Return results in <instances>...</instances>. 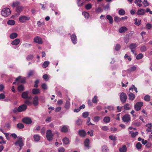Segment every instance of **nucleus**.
Returning a JSON list of instances; mask_svg holds the SVG:
<instances>
[{
	"label": "nucleus",
	"mask_w": 152,
	"mask_h": 152,
	"mask_svg": "<svg viewBox=\"0 0 152 152\" xmlns=\"http://www.w3.org/2000/svg\"><path fill=\"white\" fill-rule=\"evenodd\" d=\"M137 46V45L135 43H132L130 45L129 48L131 49H134L136 48Z\"/></svg>",
	"instance_id": "obj_29"
},
{
	"label": "nucleus",
	"mask_w": 152,
	"mask_h": 152,
	"mask_svg": "<svg viewBox=\"0 0 152 152\" xmlns=\"http://www.w3.org/2000/svg\"><path fill=\"white\" fill-rule=\"evenodd\" d=\"M43 78H44L46 81H48L49 79L48 75L46 74L43 75Z\"/></svg>",
	"instance_id": "obj_57"
},
{
	"label": "nucleus",
	"mask_w": 152,
	"mask_h": 152,
	"mask_svg": "<svg viewBox=\"0 0 152 152\" xmlns=\"http://www.w3.org/2000/svg\"><path fill=\"white\" fill-rule=\"evenodd\" d=\"M102 151V152H108L109 150L107 146L103 145L101 148Z\"/></svg>",
	"instance_id": "obj_19"
},
{
	"label": "nucleus",
	"mask_w": 152,
	"mask_h": 152,
	"mask_svg": "<svg viewBox=\"0 0 152 152\" xmlns=\"http://www.w3.org/2000/svg\"><path fill=\"white\" fill-rule=\"evenodd\" d=\"M33 56L32 55H28L26 58V59L28 60L29 61L30 60L32 59L33 58Z\"/></svg>",
	"instance_id": "obj_55"
},
{
	"label": "nucleus",
	"mask_w": 152,
	"mask_h": 152,
	"mask_svg": "<svg viewBox=\"0 0 152 152\" xmlns=\"http://www.w3.org/2000/svg\"><path fill=\"white\" fill-rule=\"evenodd\" d=\"M102 11V10L101 7H99L95 9V11L97 13L101 12Z\"/></svg>",
	"instance_id": "obj_51"
},
{
	"label": "nucleus",
	"mask_w": 152,
	"mask_h": 152,
	"mask_svg": "<svg viewBox=\"0 0 152 152\" xmlns=\"http://www.w3.org/2000/svg\"><path fill=\"white\" fill-rule=\"evenodd\" d=\"M143 54L142 53H140L138 54L136 56V59L137 60H139L141 59L143 57Z\"/></svg>",
	"instance_id": "obj_38"
},
{
	"label": "nucleus",
	"mask_w": 152,
	"mask_h": 152,
	"mask_svg": "<svg viewBox=\"0 0 152 152\" xmlns=\"http://www.w3.org/2000/svg\"><path fill=\"white\" fill-rule=\"evenodd\" d=\"M145 12L144 10L140 9L138 10L137 14L138 15H143L145 14Z\"/></svg>",
	"instance_id": "obj_15"
},
{
	"label": "nucleus",
	"mask_w": 152,
	"mask_h": 152,
	"mask_svg": "<svg viewBox=\"0 0 152 152\" xmlns=\"http://www.w3.org/2000/svg\"><path fill=\"white\" fill-rule=\"evenodd\" d=\"M68 131V128L66 126L64 125L63 126L61 129V131L62 132L66 133Z\"/></svg>",
	"instance_id": "obj_20"
},
{
	"label": "nucleus",
	"mask_w": 152,
	"mask_h": 152,
	"mask_svg": "<svg viewBox=\"0 0 152 152\" xmlns=\"http://www.w3.org/2000/svg\"><path fill=\"white\" fill-rule=\"evenodd\" d=\"M34 41L37 43L40 44L42 43V39L38 36L35 37L34 39Z\"/></svg>",
	"instance_id": "obj_11"
},
{
	"label": "nucleus",
	"mask_w": 152,
	"mask_h": 152,
	"mask_svg": "<svg viewBox=\"0 0 152 152\" xmlns=\"http://www.w3.org/2000/svg\"><path fill=\"white\" fill-rule=\"evenodd\" d=\"M15 145L16 146H19L20 147L19 150H21L22 147L24 145L22 138L21 137H18L17 140L15 142Z\"/></svg>",
	"instance_id": "obj_1"
},
{
	"label": "nucleus",
	"mask_w": 152,
	"mask_h": 152,
	"mask_svg": "<svg viewBox=\"0 0 152 152\" xmlns=\"http://www.w3.org/2000/svg\"><path fill=\"white\" fill-rule=\"evenodd\" d=\"M30 19V17L28 15L27 16H20L19 18V21L22 23H25L26 21Z\"/></svg>",
	"instance_id": "obj_4"
},
{
	"label": "nucleus",
	"mask_w": 152,
	"mask_h": 152,
	"mask_svg": "<svg viewBox=\"0 0 152 152\" xmlns=\"http://www.w3.org/2000/svg\"><path fill=\"white\" fill-rule=\"evenodd\" d=\"M28 91H24L21 94L22 97L25 99L28 98Z\"/></svg>",
	"instance_id": "obj_16"
},
{
	"label": "nucleus",
	"mask_w": 152,
	"mask_h": 152,
	"mask_svg": "<svg viewBox=\"0 0 152 152\" xmlns=\"http://www.w3.org/2000/svg\"><path fill=\"white\" fill-rule=\"evenodd\" d=\"M7 24L10 25H13L15 24V22L13 20H10L7 22Z\"/></svg>",
	"instance_id": "obj_36"
},
{
	"label": "nucleus",
	"mask_w": 152,
	"mask_h": 152,
	"mask_svg": "<svg viewBox=\"0 0 152 152\" xmlns=\"http://www.w3.org/2000/svg\"><path fill=\"white\" fill-rule=\"evenodd\" d=\"M107 18L109 20V22L110 24H112L113 22V20L112 17L110 15H107Z\"/></svg>",
	"instance_id": "obj_32"
},
{
	"label": "nucleus",
	"mask_w": 152,
	"mask_h": 152,
	"mask_svg": "<svg viewBox=\"0 0 152 152\" xmlns=\"http://www.w3.org/2000/svg\"><path fill=\"white\" fill-rule=\"evenodd\" d=\"M120 100L123 104L126 102L127 99V96L124 93H121L120 95Z\"/></svg>",
	"instance_id": "obj_6"
},
{
	"label": "nucleus",
	"mask_w": 152,
	"mask_h": 152,
	"mask_svg": "<svg viewBox=\"0 0 152 152\" xmlns=\"http://www.w3.org/2000/svg\"><path fill=\"white\" fill-rule=\"evenodd\" d=\"M62 141L63 143L65 145L68 144L69 143V139L66 137H64Z\"/></svg>",
	"instance_id": "obj_22"
},
{
	"label": "nucleus",
	"mask_w": 152,
	"mask_h": 152,
	"mask_svg": "<svg viewBox=\"0 0 152 152\" xmlns=\"http://www.w3.org/2000/svg\"><path fill=\"white\" fill-rule=\"evenodd\" d=\"M82 14L84 16L85 18L86 19L88 18L89 14L88 12H84L82 13Z\"/></svg>",
	"instance_id": "obj_40"
},
{
	"label": "nucleus",
	"mask_w": 152,
	"mask_h": 152,
	"mask_svg": "<svg viewBox=\"0 0 152 152\" xmlns=\"http://www.w3.org/2000/svg\"><path fill=\"white\" fill-rule=\"evenodd\" d=\"M18 90L19 92H22L24 90V87L23 85H19L18 87Z\"/></svg>",
	"instance_id": "obj_34"
},
{
	"label": "nucleus",
	"mask_w": 152,
	"mask_h": 152,
	"mask_svg": "<svg viewBox=\"0 0 152 152\" xmlns=\"http://www.w3.org/2000/svg\"><path fill=\"white\" fill-rule=\"evenodd\" d=\"M97 97L96 96H95L92 99V102L94 103H97Z\"/></svg>",
	"instance_id": "obj_60"
},
{
	"label": "nucleus",
	"mask_w": 152,
	"mask_h": 152,
	"mask_svg": "<svg viewBox=\"0 0 152 152\" xmlns=\"http://www.w3.org/2000/svg\"><path fill=\"white\" fill-rule=\"evenodd\" d=\"M53 136L54 134L50 130L48 129L47 131L46 137L48 141H50L53 139Z\"/></svg>",
	"instance_id": "obj_3"
},
{
	"label": "nucleus",
	"mask_w": 152,
	"mask_h": 152,
	"mask_svg": "<svg viewBox=\"0 0 152 152\" xmlns=\"http://www.w3.org/2000/svg\"><path fill=\"white\" fill-rule=\"evenodd\" d=\"M86 124L87 125H94V124L91 123L90 122V118L89 117H88L87 121L86 122Z\"/></svg>",
	"instance_id": "obj_61"
},
{
	"label": "nucleus",
	"mask_w": 152,
	"mask_h": 152,
	"mask_svg": "<svg viewBox=\"0 0 152 152\" xmlns=\"http://www.w3.org/2000/svg\"><path fill=\"white\" fill-rule=\"evenodd\" d=\"M31 46V44H28L27 43H25L23 45V47L25 48H29Z\"/></svg>",
	"instance_id": "obj_44"
},
{
	"label": "nucleus",
	"mask_w": 152,
	"mask_h": 152,
	"mask_svg": "<svg viewBox=\"0 0 152 152\" xmlns=\"http://www.w3.org/2000/svg\"><path fill=\"white\" fill-rule=\"evenodd\" d=\"M18 34L16 33H13L11 34L10 36V37L11 39H13L17 37Z\"/></svg>",
	"instance_id": "obj_27"
},
{
	"label": "nucleus",
	"mask_w": 152,
	"mask_h": 152,
	"mask_svg": "<svg viewBox=\"0 0 152 152\" xmlns=\"http://www.w3.org/2000/svg\"><path fill=\"white\" fill-rule=\"evenodd\" d=\"M27 106L25 104H23L19 106L18 108V112H21L25 111L27 109Z\"/></svg>",
	"instance_id": "obj_9"
},
{
	"label": "nucleus",
	"mask_w": 152,
	"mask_h": 152,
	"mask_svg": "<svg viewBox=\"0 0 152 152\" xmlns=\"http://www.w3.org/2000/svg\"><path fill=\"white\" fill-rule=\"evenodd\" d=\"M142 2V1H135L134 3L137 4V5L139 7H141L142 6L141 4L140 3Z\"/></svg>",
	"instance_id": "obj_48"
},
{
	"label": "nucleus",
	"mask_w": 152,
	"mask_h": 152,
	"mask_svg": "<svg viewBox=\"0 0 152 152\" xmlns=\"http://www.w3.org/2000/svg\"><path fill=\"white\" fill-rule=\"evenodd\" d=\"M129 133L131 134V137H135L136 135L138 134V132H134L133 131H131L129 132Z\"/></svg>",
	"instance_id": "obj_25"
},
{
	"label": "nucleus",
	"mask_w": 152,
	"mask_h": 152,
	"mask_svg": "<svg viewBox=\"0 0 152 152\" xmlns=\"http://www.w3.org/2000/svg\"><path fill=\"white\" fill-rule=\"evenodd\" d=\"M17 127L19 129H22L24 128V126L22 123H19L17 124Z\"/></svg>",
	"instance_id": "obj_33"
},
{
	"label": "nucleus",
	"mask_w": 152,
	"mask_h": 152,
	"mask_svg": "<svg viewBox=\"0 0 152 152\" xmlns=\"http://www.w3.org/2000/svg\"><path fill=\"white\" fill-rule=\"evenodd\" d=\"M89 140L88 138L86 139L84 141V145L85 146L89 148L90 147L89 146Z\"/></svg>",
	"instance_id": "obj_24"
},
{
	"label": "nucleus",
	"mask_w": 152,
	"mask_h": 152,
	"mask_svg": "<svg viewBox=\"0 0 152 152\" xmlns=\"http://www.w3.org/2000/svg\"><path fill=\"white\" fill-rule=\"evenodd\" d=\"M70 99H69L68 100L66 101L65 105V108L66 109H68L70 107Z\"/></svg>",
	"instance_id": "obj_23"
},
{
	"label": "nucleus",
	"mask_w": 152,
	"mask_h": 152,
	"mask_svg": "<svg viewBox=\"0 0 152 152\" xmlns=\"http://www.w3.org/2000/svg\"><path fill=\"white\" fill-rule=\"evenodd\" d=\"M82 123V120L80 119H78L76 121V124L77 125H80Z\"/></svg>",
	"instance_id": "obj_46"
},
{
	"label": "nucleus",
	"mask_w": 152,
	"mask_h": 152,
	"mask_svg": "<svg viewBox=\"0 0 152 152\" xmlns=\"http://www.w3.org/2000/svg\"><path fill=\"white\" fill-rule=\"evenodd\" d=\"M65 149L63 147H61L58 149V152H64L65 151Z\"/></svg>",
	"instance_id": "obj_64"
},
{
	"label": "nucleus",
	"mask_w": 152,
	"mask_h": 152,
	"mask_svg": "<svg viewBox=\"0 0 152 152\" xmlns=\"http://www.w3.org/2000/svg\"><path fill=\"white\" fill-rule=\"evenodd\" d=\"M152 27V25L149 23L147 24L146 25V27L148 29H151Z\"/></svg>",
	"instance_id": "obj_63"
},
{
	"label": "nucleus",
	"mask_w": 152,
	"mask_h": 152,
	"mask_svg": "<svg viewBox=\"0 0 152 152\" xmlns=\"http://www.w3.org/2000/svg\"><path fill=\"white\" fill-rule=\"evenodd\" d=\"M20 42V40L19 39H16L12 42L11 44L13 45H17Z\"/></svg>",
	"instance_id": "obj_17"
},
{
	"label": "nucleus",
	"mask_w": 152,
	"mask_h": 152,
	"mask_svg": "<svg viewBox=\"0 0 152 152\" xmlns=\"http://www.w3.org/2000/svg\"><path fill=\"white\" fill-rule=\"evenodd\" d=\"M128 30V28L125 26H122L118 30L119 32L122 33Z\"/></svg>",
	"instance_id": "obj_14"
},
{
	"label": "nucleus",
	"mask_w": 152,
	"mask_h": 152,
	"mask_svg": "<svg viewBox=\"0 0 152 152\" xmlns=\"http://www.w3.org/2000/svg\"><path fill=\"white\" fill-rule=\"evenodd\" d=\"M121 48L120 45L119 44H116L115 47V50L117 51H118L120 50Z\"/></svg>",
	"instance_id": "obj_53"
},
{
	"label": "nucleus",
	"mask_w": 152,
	"mask_h": 152,
	"mask_svg": "<svg viewBox=\"0 0 152 152\" xmlns=\"http://www.w3.org/2000/svg\"><path fill=\"white\" fill-rule=\"evenodd\" d=\"M78 134L79 135L82 137H84L86 135V132L83 130H79Z\"/></svg>",
	"instance_id": "obj_13"
},
{
	"label": "nucleus",
	"mask_w": 152,
	"mask_h": 152,
	"mask_svg": "<svg viewBox=\"0 0 152 152\" xmlns=\"http://www.w3.org/2000/svg\"><path fill=\"white\" fill-rule=\"evenodd\" d=\"M125 13V11L123 9H121L118 11V13L120 15H123Z\"/></svg>",
	"instance_id": "obj_41"
},
{
	"label": "nucleus",
	"mask_w": 152,
	"mask_h": 152,
	"mask_svg": "<svg viewBox=\"0 0 152 152\" xmlns=\"http://www.w3.org/2000/svg\"><path fill=\"white\" fill-rule=\"evenodd\" d=\"M137 18H135L134 19V24L137 26H139L140 24L141 20H138V23H137Z\"/></svg>",
	"instance_id": "obj_42"
},
{
	"label": "nucleus",
	"mask_w": 152,
	"mask_h": 152,
	"mask_svg": "<svg viewBox=\"0 0 152 152\" xmlns=\"http://www.w3.org/2000/svg\"><path fill=\"white\" fill-rule=\"evenodd\" d=\"M143 105V103L142 102H137L136 104L134 105V108L135 109L136 111H139L141 109V107Z\"/></svg>",
	"instance_id": "obj_8"
},
{
	"label": "nucleus",
	"mask_w": 152,
	"mask_h": 152,
	"mask_svg": "<svg viewBox=\"0 0 152 152\" xmlns=\"http://www.w3.org/2000/svg\"><path fill=\"white\" fill-rule=\"evenodd\" d=\"M34 140L36 142H38L40 140V136L37 134L35 135L34 136Z\"/></svg>",
	"instance_id": "obj_31"
},
{
	"label": "nucleus",
	"mask_w": 152,
	"mask_h": 152,
	"mask_svg": "<svg viewBox=\"0 0 152 152\" xmlns=\"http://www.w3.org/2000/svg\"><path fill=\"white\" fill-rule=\"evenodd\" d=\"M109 138L111 140H117V137L113 135H111L109 136Z\"/></svg>",
	"instance_id": "obj_50"
},
{
	"label": "nucleus",
	"mask_w": 152,
	"mask_h": 152,
	"mask_svg": "<svg viewBox=\"0 0 152 152\" xmlns=\"http://www.w3.org/2000/svg\"><path fill=\"white\" fill-rule=\"evenodd\" d=\"M22 121L23 123L27 124H30L32 123L31 118L28 117H26L23 118L22 119Z\"/></svg>",
	"instance_id": "obj_5"
},
{
	"label": "nucleus",
	"mask_w": 152,
	"mask_h": 152,
	"mask_svg": "<svg viewBox=\"0 0 152 152\" xmlns=\"http://www.w3.org/2000/svg\"><path fill=\"white\" fill-rule=\"evenodd\" d=\"M110 120V118L108 116H106L103 119L105 123H109Z\"/></svg>",
	"instance_id": "obj_30"
},
{
	"label": "nucleus",
	"mask_w": 152,
	"mask_h": 152,
	"mask_svg": "<svg viewBox=\"0 0 152 152\" xmlns=\"http://www.w3.org/2000/svg\"><path fill=\"white\" fill-rule=\"evenodd\" d=\"M129 98V100H133L135 97V95L133 93H130L128 95Z\"/></svg>",
	"instance_id": "obj_28"
},
{
	"label": "nucleus",
	"mask_w": 152,
	"mask_h": 152,
	"mask_svg": "<svg viewBox=\"0 0 152 152\" xmlns=\"http://www.w3.org/2000/svg\"><path fill=\"white\" fill-rule=\"evenodd\" d=\"M150 96L148 95H146L144 98V99L146 101H148L150 100Z\"/></svg>",
	"instance_id": "obj_59"
},
{
	"label": "nucleus",
	"mask_w": 152,
	"mask_h": 152,
	"mask_svg": "<svg viewBox=\"0 0 152 152\" xmlns=\"http://www.w3.org/2000/svg\"><path fill=\"white\" fill-rule=\"evenodd\" d=\"M133 124L136 127H138L141 125V123L140 122H135L133 123Z\"/></svg>",
	"instance_id": "obj_47"
},
{
	"label": "nucleus",
	"mask_w": 152,
	"mask_h": 152,
	"mask_svg": "<svg viewBox=\"0 0 152 152\" xmlns=\"http://www.w3.org/2000/svg\"><path fill=\"white\" fill-rule=\"evenodd\" d=\"M136 146L137 149L140 150L141 148L142 145L140 143L138 142L136 144Z\"/></svg>",
	"instance_id": "obj_39"
},
{
	"label": "nucleus",
	"mask_w": 152,
	"mask_h": 152,
	"mask_svg": "<svg viewBox=\"0 0 152 152\" xmlns=\"http://www.w3.org/2000/svg\"><path fill=\"white\" fill-rule=\"evenodd\" d=\"M38 97V96H36L34 97L33 99V104L34 106H37L39 104Z\"/></svg>",
	"instance_id": "obj_12"
},
{
	"label": "nucleus",
	"mask_w": 152,
	"mask_h": 152,
	"mask_svg": "<svg viewBox=\"0 0 152 152\" xmlns=\"http://www.w3.org/2000/svg\"><path fill=\"white\" fill-rule=\"evenodd\" d=\"M122 119L124 122L128 123L131 120V116L129 114H126L123 116Z\"/></svg>",
	"instance_id": "obj_7"
},
{
	"label": "nucleus",
	"mask_w": 152,
	"mask_h": 152,
	"mask_svg": "<svg viewBox=\"0 0 152 152\" xmlns=\"http://www.w3.org/2000/svg\"><path fill=\"white\" fill-rule=\"evenodd\" d=\"M32 94L34 95H37L40 93V90L38 88H34L32 90Z\"/></svg>",
	"instance_id": "obj_18"
},
{
	"label": "nucleus",
	"mask_w": 152,
	"mask_h": 152,
	"mask_svg": "<svg viewBox=\"0 0 152 152\" xmlns=\"http://www.w3.org/2000/svg\"><path fill=\"white\" fill-rule=\"evenodd\" d=\"M136 67L135 66H133L131 67L130 69H127L129 72H133L135 71L136 69Z\"/></svg>",
	"instance_id": "obj_43"
},
{
	"label": "nucleus",
	"mask_w": 152,
	"mask_h": 152,
	"mask_svg": "<svg viewBox=\"0 0 152 152\" xmlns=\"http://www.w3.org/2000/svg\"><path fill=\"white\" fill-rule=\"evenodd\" d=\"M129 104H125L124 106V108L125 110H130V108L129 107Z\"/></svg>",
	"instance_id": "obj_54"
},
{
	"label": "nucleus",
	"mask_w": 152,
	"mask_h": 152,
	"mask_svg": "<svg viewBox=\"0 0 152 152\" xmlns=\"http://www.w3.org/2000/svg\"><path fill=\"white\" fill-rule=\"evenodd\" d=\"M49 64V62L48 61H46L42 64V66L44 68H46L48 66Z\"/></svg>",
	"instance_id": "obj_37"
},
{
	"label": "nucleus",
	"mask_w": 152,
	"mask_h": 152,
	"mask_svg": "<svg viewBox=\"0 0 152 152\" xmlns=\"http://www.w3.org/2000/svg\"><path fill=\"white\" fill-rule=\"evenodd\" d=\"M10 14L11 11L10 9L8 8H3L1 11L2 15L4 17H8Z\"/></svg>",
	"instance_id": "obj_2"
},
{
	"label": "nucleus",
	"mask_w": 152,
	"mask_h": 152,
	"mask_svg": "<svg viewBox=\"0 0 152 152\" xmlns=\"http://www.w3.org/2000/svg\"><path fill=\"white\" fill-rule=\"evenodd\" d=\"M140 51L142 52H144L147 50V47L144 45L142 46L140 49Z\"/></svg>",
	"instance_id": "obj_35"
},
{
	"label": "nucleus",
	"mask_w": 152,
	"mask_h": 152,
	"mask_svg": "<svg viewBox=\"0 0 152 152\" xmlns=\"http://www.w3.org/2000/svg\"><path fill=\"white\" fill-rule=\"evenodd\" d=\"M83 1H77V4L79 7L82 6L84 3Z\"/></svg>",
	"instance_id": "obj_52"
},
{
	"label": "nucleus",
	"mask_w": 152,
	"mask_h": 152,
	"mask_svg": "<svg viewBox=\"0 0 152 152\" xmlns=\"http://www.w3.org/2000/svg\"><path fill=\"white\" fill-rule=\"evenodd\" d=\"M39 82V81L38 80H37L34 82V87L35 88H37L38 87V84Z\"/></svg>",
	"instance_id": "obj_62"
},
{
	"label": "nucleus",
	"mask_w": 152,
	"mask_h": 152,
	"mask_svg": "<svg viewBox=\"0 0 152 152\" xmlns=\"http://www.w3.org/2000/svg\"><path fill=\"white\" fill-rule=\"evenodd\" d=\"M126 147L125 145H123L121 148H120L119 149V151L120 152H126Z\"/></svg>",
	"instance_id": "obj_21"
},
{
	"label": "nucleus",
	"mask_w": 152,
	"mask_h": 152,
	"mask_svg": "<svg viewBox=\"0 0 152 152\" xmlns=\"http://www.w3.org/2000/svg\"><path fill=\"white\" fill-rule=\"evenodd\" d=\"M89 114V113L88 112H84L82 114L83 117L85 118H87Z\"/></svg>",
	"instance_id": "obj_56"
},
{
	"label": "nucleus",
	"mask_w": 152,
	"mask_h": 152,
	"mask_svg": "<svg viewBox=\"0 0 152 152\" xmlns=\"http://www.w3.org/2000/svg\"><path fill=\"white\" fill-rule=\"evenodd\" d=\"M23 7L20 6H17L16 9V12L18 13H20L23 11Z\"/></svg>",
	"instance_id": "obj_26"
},
{
	"label": "nucleus",
	"mask_w": 152,
	"mask_h": 152,
	"mask_svg": "<svg viewBox=\"0 0 152 152\" xmlns=\"http://www.w3.org/2000/svg\"><path fill=\"white\" fill-rule=\"evenodd\" d=\"M114 20L115 21L118 23L121 21L120 18L118 16H115L114 18Z\"/></svg>",
	"instance_id": "obj_58"
},
{
	"label": "nucleus",
	"mask_w": 152,
	"mask_h": 152,
	"mask_svg": "<svg viewBox=\"0 0 152 152\" xmlns=\"http://www.w3.org/2000/svg\"><path fill=\"white\" fill-rule=\"evenodd\" d=\"M92 5L91 4H88L86 5L85 7V8L87 10H90L92 7Z\"/></svg>",
	"instance_id": "obj_45"
},
{
	"label": "nucleus",
	"mask_w": 152,
	"mask_h": 152,
	"mask_svg": "<svg viewBox=\"0 0 152 152\" xmlns=\"http://www.w3.org/2000/svg\"><path fill=\"white\" fill-rule=\"evenodd\" d=\"M34 74V71L33 70H31L28 72V77H30L32 76H33Z\"/></svg>",
	"instance_id": "obj_49"
},
{
	"label": "nucleus",
	"mask_w": 152,
	"mask_h": 152,
	"mask_svg": "<svg viewBox=\"0 0 152 152\" xmlns=\"http://www.w3.org/2000/svg\"><path fill=\"white\" fill-rule=\"evenodd\" d=\"M71 39L72 42L74 44H76L77 43V38L75 34H72L71 36Z\"/></svg>",
	"instance_id": "obj_10"
}]
</instances>
